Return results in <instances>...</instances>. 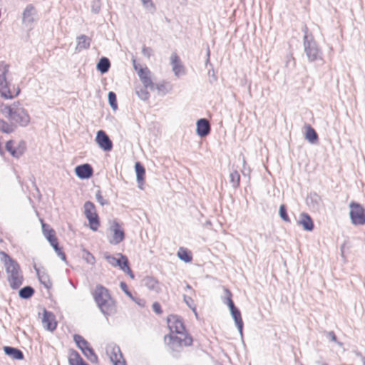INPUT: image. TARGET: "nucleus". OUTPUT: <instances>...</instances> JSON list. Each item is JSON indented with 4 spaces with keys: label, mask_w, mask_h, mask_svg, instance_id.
<instances>
[{
    "label": "nucleus",
    "mask_w": 365,
    "mask_h": 365,
    "mask_svg": "<svg viewBox=\"0 0 365 365\" xmlns=\"http://www.w3.org/2000/svg\"><path fill=\"white\" fill-rule=\"evenodd\" d=\"M81 257L89 264H94L96 263V259L94 256L85 248L82 249Z\"/></svg>",
    "instance_id": "nucleus-39"
},
{
    "label": "nucleus",
    "mask_w": 365,
    "mask_h": 365,
    "mask_svg": "<svg viewBox=\"0 0 365 365\" xmlns=\"http://www.w3.org/2000/svg\"><path fill=\"white\" fill-rule=\"evenodd\" d=\"M50 245L52 246L53 250H55L57 255L63 260H66V256L64 252L63 251L62 247L59 246L58 239L54 240L53 242H50Z\"/></svg>",
    "instance_id": "nucleus-37"
},
{
    "label": "nucleus",
    "mask_w": 365,
    "mask_h": 365,
    "mask_svg": "<svg viewBox=\"0 0 365 365\" xmlns=\"http://www.w3.org/2000/svg\"><path fill=\"white\" fill-rule=\"evenodd\" d=\"M108 103L113 110L118 109V103L116 94L113 91H110L108 94Z\"/></svg>",
    "instance_id": "nucleus-45"
},
{
    "label": "nucleus",
    "mask_w": 365,
    "mask_h": 365,
    "mask_svg": "<svg viewBox=\"0 0 365 365\" xmlns=\"http://www.w3.org/2000/svg\"><path fill=\"white\" fill-rule=\"evenodd\" d=\"M170 61L174 74L177 77H179L180 75L185 74V68L182 64L181 61L177 53H172Z\"/></svg>",
    "instance_id": "nucleus-15"
},
{
    "label": "nucleus",
    "mask_w": 365,
    "mask_h": 365,
    "mask_svg": "<svg viewBox=\"0 0 365 365\" xmlns=\"http://www.w3.org/2000/svg\"><path fill=\"white\" fill-rule=\"evenodd\" d=\"M41 224L43 234L49 243L58 239L56 236L55 230L51 228L49 225L43 222V221L41 222Z\"/></svg>",
    "instance_id": "nucleus-24"
},
{
    "label": "nucleus",
    "mask_w": 365,
    "mask_h": 365,
    "mask_svg": "<svg viewBox=\"0 0 365 365\" xmlns=\"http://www.w3.org/2000/svg\"><path fill=\"white\" fill-rule=\"evenodd\" d=\"M230 182L233 188L237 189L240 185V175L237 170H234L230 174Z\"/></svg>",
    "instance_id": "nucleus-35"
},
{
    "label": "nucleus",
    "mask_w": 365,
    "mask_h": 365,
    "mask_svg": "<svg viewBox=\"0 0 365 365\" xmlns=\"http://www.w3.org/2000/svg\"><path fill=\"white\" fill-rule=\"evenodd\" d=\"M350 219L354 225H365V209L359 203L352 201L350 205Z\"/></svg>",
    "instance_id": "nucleus-6"
},
{
    "label": "nucleus",
    "mask_w": 365,
    "mask_h": 365,
    "mask_svg": "<svg viewBox=\"0 0 365 365\" xmlns=\"http://www.w3.org/2000/svg\"><path fill=\"white\" fill-rule=\"evenodd\" d=\"M96 200L98 201V202L102 205V206H104V205H108V201L107 200H105L103 198V197L102 196V194H101V191L100 190H98L96 192Z\"/></svg>",
    "instance_id": "nucleus-51"
},
{
    "label": "nucleus",
    "mask_w": 365,
    "mask_h": 365,
    "mask_svg": "<svg viewBox=\"0 0 365 365\" xmlns=\"http://www.w3.org/2000/svg\"><path fill=\"white\" fill-rule=\"evenodd\" d=\"M302 32H304V36L303 37H305L306 36H314L312 33L309 32L308 27L306 25H304L303 26V28L302 29Z\"/></svg>",
    "instance_id": "nucleus-58"
},
{
    "label": "nucleus",
    "mask_w": 365,
    "mask_h": 365,
    "mask_svg": "<svg viewBox=\"0 0 365 365\" xmlns=\"http://www.w3.org/2000/svg\"><path fill=\"white\" fill-rule=\"evenodd\" d=\"M178 256L180 259L184 261L185 262H190L192 259L191 252L183 247H180L179 249Z\"/></svg>",
    "instance_id": "nucleus-33"
},
{
    "label": "nucleus",
    "mask_w": 365,
    "mask_h": 365,
    "mask_svg": "<svg viewBox=\"0 0 365 365\" xmlns=\"http://www.w3.org/2000/svg\"><path fill=\"white\" fill-rule=\"evenodd\" d=\"M230 312L232 318L234 319L236 326L239 330V332L242 336L243 331V321L241 316V312L238 308L236 307L232 309H230Z\"/></svg>",
    "instance_id": "nucleus-23"
},
{
    "label": "nucleus",
    "mask_w": 365,
    "mask_h": 365,
    "mask_svg": "<svg viewBox=\"0 0 365 365\" xmlns=\"http://www.w3.org/2000/svg\"><path fill=\"white\" fill-rule=\"evenodd\" d=\"M0 130L4 133H11L14 132V128L12 125L7 123L4 119L0 118Z\"/></svg>",
    "instance_id": "nucleus-40"
},
{
    "label": "nucleus",
    "mask_w": 365,
    "mask_h": 365,
    "mask_svg": "<svg viewBox=\"0 0 365 365\" xmlns=\"http://www.w3.org/2000/svg\"><path fill=\"white\" fill-rule=\"evenodd\" d=\"M91 39L87 36L82 34L78 37L76 49H88L91 46Z\"/></svg>",
    "instance_id": "nucleus-29"
},
{
    "label": "nucleus",
    "mask_w": 365,
    "mask_h": 365,
    "mask_svg": "<svg viewBox=\"0 0 365 365\" xmlns=\"http://www.w3.org/2000/svg\"><path fill=\"white\" fill-rule=\"evenodd\" d=\"M138 74L144 87L152 90L154 88L155 85L151 80L150 71L148 67L140 68Z\"/></svg>",
    "instance_id": "nucleus-13"
},
{
    "label": "nucleus",
    "mask_w": 365,
    "mask_h": 365,
    "mask_svg": "<svg viewBox=\"0 0 365 365\" xmlns=\"http://www.w3.org/2000/svg\"><path fill=\"white\" fill-rule=\"evenodd\" d=\"M135 302L141 307H144L145 301L143 299H139L138 301L135 300Z\"/></svg>",
    "instance_id": "nucleus-64"
},
{
    "label": "nucleus",
    "mask_w": 365,
    "mask_h": 365,
    "mask_svg": "<svg viewBox=\"0 0 365 365\" xmlns=\"http://www.w3.org/2000/svg\"><path fill=\"white\" fill-rule=\"evenodd\" d=\"M306 202L314 211H319L323 205L322 197L316 192H312L307 195Z\"/></svg>",
    "instance_id": "nucleus-10"
},
{
    "label": "nucleus",
    "mask_w": 365,
    "mask_h": 365,
    "mask_svg": "<svg viewBox=\"0 0 365 365\" xmlns=\"http://www.w3.org/2000/svg\"><path fill=\"white\" fill-rule=\"evenodd\" d=\"M83 354L91 363H97L98 361V356L96 354L93 349L89 346L88 349L83 350Z\"/></svg>",
    "instance_id": "nucleus-36"
},
{
    "label": "nucleus",
    "mask_w": 365,
    "mask_h": 365,
    "mask_svg": "<svg viewBox=\"0 0 365 365\" xmlns=\"http://www.w3.org/2000/svg\"><path fill=\"white\" fill-rule=\"evenodd\" d=\"M153 310L158 314H160L163 312L160 303L155 302L152 305Z\"/></svg>",
    "instance_id": "nucleus-56"
},
{
    "label": "nucleus",
    "mask_w": 365,
    "mask_h": 365,
    "mask_svg": "<svg viewBox=\"0 0 365 365\" xmlns=\"http://www.w3.org/2000/svg\"><path fill=\"white\" fill-rule=\"evenodd\" d=\"M165 341L173 351L180 352L182 347L190 346L193 339L190 334L175 336L172 334L165 336Z\"/></svg>",
    "instance_id": "nucleus-5"
},
{
    "label": "nucleus",
    "mask_w": 365,
    "mask_h": 365,
    "mask_svg": "<svg viewBox=\"0 0 365 365\" xmlns=\"http://www.w3.org/2000/svg\"><path fill=\"white\" fill-rule=\"evenodd\" d=\"M3 349L5 354L10 356L13 359L23 360L24 359L23 351L18 348L5 346Z\"/></svg>",
    "instance_id": "nucleus-18"
},
{
    "label": "nucleus",
    "mask_w": 365,
    "mask_h": 365,
    "mask_svg": "<svg viewBox=\"0 0 365 365\" xmlns=\"http://www.w3.org/2000/svg\"><path fill=\"white\" fill-rule=\"evenodd\" d=\"M142 53L145 57L149 58L153 55V50L150 47L144 46L142 48Z\"/></svg>",
    "instance_id": "nucleus-54"
},
{
    "label": "nucleus",
    "mask_w": 365,
    "mask_h": 365,
    "mask_svg": "<svg viewBox=\"0 0 365 365\" xmlns=\"http://www.w3.org/2000/svg\"><path fill=\"white\" fill-rule=\"evenodd\" d=\"M132 61L134 69L138 71L139 68H141L140 64L137 63L135 58H133Z\"/></svg>",
    "instance_id": "nucleus-60"
},
{
    "label": "nucleus",
    "mask_w": 365,
    "mask_h": 365,
    "mask_svg": "<svg viewBox=\"0 0 365 365\" xmlns=\"http://www.w3.org/2000/svg\"><path fill=\"white\" fill-rule=\"evenodd\" d=\"M196 125V133L200 137L205 138L210 134L211 126L207 119L200 118L197 120Z\"/></svg>",
    "instance_id": "nucleus-12"
},
{
    "label": "nucleus",
    "mask_w": 365,
    "mask_h": 365,
    "mask_svg": "<svg viewBox=\"0 0 365 365\" xmlns=\"http://www.w3.org/2000/svg\"><path fill=\"white\" fill-rule=\"evenodd\" d=\"M125 239V232L120 229V226L118 222H115L113 228V239L110 242L113 245H118Z\"/></svg>",
    "instance_id": "nucleus-19"
},
{
    "label": "nucleus",
    "mask_w": 365,
    "mask_h": 365,
    "mask_svg": "<svg viewBox=\"0 0 365 365\" xmlns=\"http://www.w3.org/2000/svg\"><path fill=\"white\" fill-rule=\"evenodd\" d=\"M132 61L134 69L138 71L139 68H141L140 64L137 63L135 58H133Z\"/></svg>",
    "instance_id": "nucleus-62"
},
{
    "label": "nucleus",
    "mask_w": 365,
    "mask_h": 365,
    "mask_svg": "<svg viewBox=\"0 0 365 365\" xmlns=\"http://www.w3.org/2000/svg\"><path fill=\"white\" fill-rule=\"evenodd\" d=\"M88 220L90 228L93 231H96L100 226V220L98 214L86 217Z\"/></svg>",
    "instance_id": "nucleus-32"
},
{
    "label": "nucleus",
    "mask_w": 365,
    "mask_h": 365,
    "mask_svg": "<svg viewBox=\"0 0 365 365\" xmlns=\"http://www.w3.org/2000/svg\"><path fill=\"white\" fill-rule=\"evenodd\" d=\"M9 65L4 61L0 62V94L5 99H13L20 93L19 88H15L6 78L9 73Z\"/></svg>",
    "instance_id": "nucleus-3"
},
{
    "label": "nucleus",
    "mask_w": 365,
    "mask_h": 365,
    "mask_svg": "<svg viewBox=\"0 0 365 365\" xmlns=\"http://www.w3.org/2000/svg\"><path fill=\"white\" fill-rule=\"evenodd\" d=\"M144 285L150 290L158 292L160 291L159 282L153 277L147 276L143 280Z\"/></svg>",
    "instance_id": "nucleus-25"
},
{
    "label": "nucleus",
    "mask_w": 365,
    "mask_h": 365,
    "mask_svg": "<svg viewBox=\"0 0 365 365\" xmlns=\"http://www.w3.org/2000/svg\"><path fill=\"white\" fill-rule=\"evenodd\" d=\"M120 289H122V291L128 296L130 298H131L132 299L135 300L133 295H132V293L128 289V287L126 284L125 282H121L120 283Z\"/></svg>",
    "instance_id": "nucleus-52"
},
{
    "label": "nucleus",
    "mask_w": 365,
    "mask_h": 365,
    "mask_svg": "<svg viewBox=\"0 0 365 365\" xmlns=\"http://www.w3.org/2000/svg\"><path fill=\"white\" fill-rule=\"evenodd\" d=\"M36 274L40 282L48 289L52 287V282L48 274L44 270H40L36 266H34Z\"/></svg>",
    "instance_id": "nucleus-20"
},
{
    "label": "nucleus",
    "mask_w": 365,
    "mask_h": 365,
    "mask_svg": "<svg viewBox=\"0 0 365 365\" xmlns=\"http://www.w3.org/2000/svg\"><path fill=\"white\" fill-rule=\"evenodd\" d=\"M110 65V61L107 57H101L96 65V68L101 73L104 74L109 71Z\"/></svg>",
    "instance_id": "nucleus-28"
},
{
    "label": "nucleus",
    "mask_w": 365,
    "mask_h": 365,
    "mask_svg": "<svg viewBox=\"0 0 365 365\" xmlns=\"http://www.w3.org/2000/svg\"><path fill=\"white\" fill-rule=\"evenodd\" d=\"M291 62H292V63H293V65H294V64H295L294 58L292 57V56H290L288 58V59H287V63H286V66H289V64Z\"/></svg>",
    "instance_id": "nucleus-63"
},
{
    "label": "nucleus",
    "mask_w": 365,
    "mask_h": 365,
    "mask_svg": "<svg viewBox=\"0 0 365 365\" xmlns=\"http://www.w3.org/2000/svg\"><path fill=\"white\" fill-rule=\"evenodd\" d=\"M299 224L302 225L304 230L306 231H312L314 228V222L312 217L306 212H302L301 214V220L299 221Z\"/></svg>",
    "instance_id": "nucleus-22"
},
{
    "label": "nucleus",
    "mask_w": 365,
    "mask_h": 365,
    "mask_svg": "<svg viewBox=\"0 0 365 365\" xmlns=\"http://www.w3.org/2000/svg\"><path fill=\"white\" fill-rule=\"evenodd\" d=\"M75 173L81 180L88 179L93 175V169L88 163L77 165L75 168Z\"/></svg>",
    "instance_id": "nucleus-11"
},
{
    "label": "nucleus",
    "mask_w": 365,
    "mask_h": 365,
    "mask_svg": "<svg viewBox=\"0 0 365 365\" xmlns=\"http://www.w3.org/2000/svg\"><path fill=\"white\" fill-rule=\"evenodd\" d=\"M37 14L36 9L32 4H29L23 12V22L27 24L35 21V16Z\"/></svg>",
    "instance_id": "nucleus-16"
},
{
    "label": "nucleus",
    "mask_w": 365,
    "mask_h": 365,
    "mask_svg": "<svg viewBox=\"0 0 365 365\" xmlns=\"http://www.w3.org/2000/svg\"><path fill=\"white\" fill-rule=\"evenodd\" d=\"M303 46L304 53L311 63L323 59V52L315 41L314 36H306L303 37Z\"/></svg>",
    "instance_id": "nucleus-4"
},
{
    "label": "nucleus",
    "mask_w": 365,
    "mask_h": 365,
    "mask_svg": "<svg viewBox=\"0 0 365 365\" xmlns=\"http://www.w3.org/2000/svg\"><path fill=\"white\" fill-rule=\"evenodd\" d=\"M168 326L172 334L174 333L180 335L188 334L185 331L182 319L178 316H170L168 318Z\"/></svg>",
    "instance_id": "nucleus-7"
},
{
    "label": "nucleus",
    "mask_w": 365,
    "mask_h": 365,
    "mask_svg": "<svg viewBox=\"0 0 365 365\" xmlns=\"http://www.w3.org/2000/svg\"><path fill=\"white\" fill-rule=\"evenodd\" d=\"M73 340L76 342L78 348L80 349L81 351L91 346L88 341L79 334H75L73 336Z\"/></svg>",
    "instance_id": "nucleus-31"
},
{
    "label": "nucleus",
    "mask_w": 365,
    "mask_h": 365,
    "mask_svg": "<svg viewBox=\"0 0 365 365\" xmlns=\"http://www.w3.org/2000/svg\"><path fill=\"white\" fill-rule=\"evenodd\" d=\"M124 272L127 273L130 278L133 279L134 278V274H133V271L131 270V269L130 268V267H128L125 271Z\"/></svg>",
    "instance_id": "nucleus-59"
},
{
    "label": "nucleus",
    "mask_w": 365,
    "mask_h": 365,
    "mask_svg": "<svg viewBox=\"0 0 365 365\" xmlns=\"http://www.w3.org/2000/svg\"><path fill=\"white\" fill-rule=\"evenodd\" d=\"M68 362L70 365H89L83 359L79 353L73 349L70 350Z\"/></svg>",
    "instance_id": "nucleus-21"
},
{
    "label": "nucleus",
    "mask_w": 365,
    "mask_h": 365,
    "mask_svg": "<svg viewBox=\"0 0 365 365\" xmlns=\"http://www.w3.org/2000/svg\"><path fill=\"white\" fill-rule=\"evenodd\" d=\"M101 8V0H92L91 2V12L97 14L100 12Z\"/></svg>",
    "instance_id": "nucleus-49"
},
{
    "label": "nucleus",
    "mask_w": 365,
    "mask_h": 365,
    "mask_svg": "<svg viewBox=\"0 0 365 365\" xmlns=\"http://www.w3.org/2000/svg\"><path fill=\"white\" fill-rule=\"evenodd\" d=\"M96 141L98 146L104 151L108 152L113 149V144L112 140L103 130H100L97 132Z\"/></svg>",
    "instance_id": "nucleus-9"
},
{
    "label": "nucleus",
    "mask_w": 365,
    "mask_h": 365,
    "mask_svg": "<svg viewBox=\"0 0 365 365\" xmlns=\"http://www.w3.org/2000/svg\"><path fill=\"white\" fill-rule=\"evenodd\" d=\"M26 150V143L24 140H21L14 149V158H19Z\"/></svg>",
    "instance_id": "nucleus-34"
},
{
    "label": "nucleus",
    "mask_w": 365,
    "mask_h": 365,
    "mask_svg": "<svg viewBox=\"0 0 365 365\" xmlns=\"http://www.w3.org/2000/svg\"><path fill=\"white\" fill-rule=\"evenodd\" d=\"M156 89L160 92H163L164 94L168 93L165 83L157 84Z\"/></svg>",
    "instance_id": "nucleus-57"
},
{
    "label": "nucleus",
    "mask_w": 365,
    "mask_h": 365,
    "mask_svg": "<svg viewBox=\"0 0 365 365\" xmlns=\"http://www.w3.org/2000/svg\"><path fill=\"white\" fill-rule=\"evenodd\" d=\"M120 256V258L118 259V264H117V267H119L121 270L123 272L129 267V261L126 256L118 254Z\"/></svg>",
    "instance_id": "nucleus-44"
},
{
    "label": "nucleus",
    "mask_w": 365,
    "mask_h": 365,
    "mask_svg": "<svg viewBox=\"0 0 365 365\" xmlns=\"http://www.w3.org/2000/svg\"><path fill=\"white\" fill-rule=\"evenodd\" d=\"M15 108H14V107H12V106H8V105H5V104H2L0 107V111L2 114L4 115V116L6 118H7L9 120H10V118H11V115L13 114Z\"/></svg>",
    "instance_id": "nucleus-42"
},
{
    "label": "nucleus",
    "mask_w": 365,
    "mask_h": 365,
    "mask_svg": "<svg viewBox=\"0 0 365 365\" xmlns=\"http://www.w3.org/2000/svg\"><path fill=\"white\" fill-rule=\"evenodd\" d=\"M225 297L223 299L224 304H227L229 309H232L235 307V303L232 299V292L227 288L225 289Z\"/></svg>",
    "instance_id": "nucleus-41"
},
{
    "label": "nucleus",
    "mask_w": 365,
    "mask_h": 365,
    "mask_svg": "<svg viewBox=\"0 0 365 365\" xmlns=\"http://www.w3.org/2000/svg\"><path fill=\"white\" fill-rule=\"evenodd\" d=\"M279 215L280 216V217L284 221V222H290V219H289V217L287 214V207L285 205L282 204L280 205L279 207Z\"/></svg>",
    "instance_id": "nucleus-48"
},
{
    "label": "nucleus",
    "mask_w": 365,
    "mask_h": 365,
    "mask_svg": "<svg viewBox=\"0 0 365 365\" xmlns=\"http://www.w3.org/2000/svg\"><path fill=\"white\" fill-rule=\"evenodd\" d=\"M323 334L330 341L334 342L339 346H342L343 344L338 341L337 337L334 331H324Z\"/></svg>",
    "instance_id": "nucleus-47"
},
{
    "label": "nucleus",
    "mask_w": 365,
    "mask_h": 365,
    "mask_svg": "<svg viewBox=\"0 0 365 365\" xmlns=\"http://www.w3.org/2000/svg\"><path fill=\"white\" fill-rule=\"evenodd\" d=\"M42 322L45 324L46 329L48 331H53L57 327L55 315L46 309L43 310Z\"/></svg>",
    "instance_id": "nucleus-14"
},
{
    "label": "nucleus",
    "mask_w": 365,
    "mask_h": 365,
    "mask_svg": "<svg viewBox=\"0 0 365 365\" xmlns=\"http://www.w3.org/2000/svg\"><path fill=\"white\" fill-rule=\"evenodd\" d=\"M6 149L8 152L10 153V154L14 157V149L15 147L14 146V141L13 140H9L6 143Z\"/></svg>",
    "instance_id": "nucleus-53"
},
{
    "label": "nucleus",
    "mask_w": 365,
    "mask_h": 365,
    "mask_svg": "<svg viewBox=\"0 0 365 365\" xmlns=\"http://www.w3.org/2000/svg\"><path fill=\"white\" fill-rule=\"evenodd\" d=\"M305 128V138L312 144L317 143L319 140V136L316 130L309 124H307Z\"/></svg>",
    "instance_id": "nucleus-26"
},
{
    "label": "nucleus",
    "mask_w": 365,
    "mask_h": 365,
    "mask_svg": "<svg viewBox=\"0 0 365 365\" xmlns=\"http://www.w3.org/2000/svg\"><path fill=\"white\" fill-rule=\"evenodd\" d=\"M104 257L107 262L113 267H117V264H118V259L113 255L106 253Z\"/></svg>",
    "instance_id": "nucleus-50"
},
{
    "label": "nucleus",
    "mask_w": 365,
    "mask_h": 365,
    "mask_svg": "<svg viewBox=\"0 0 365 365\" xmlns=\"http://www.w3.org/2000/svg\"><path fill=\"white\" fill-rule=\"evenodd\" d=\"M10 120L20 126L26 127L30 123V116L25 108L16 107L10 118Z\"/></svg>",
    "instance_id": "nucleus-8"
},
{
    "label": "nucleus",
    "mask_w": 365,
    "mask_h": 365,
    "mask_svg": "<svg viewBox=\"0 0 365 365\" xmlns=\"http://www.w3.org/2000/svg\"><path fill=\"white\" fill-rule=\"evenodd\" d=\"M142 1V3H143V5L147 8V9H150L151 8L152 10L154 11L155 10V5L153 3L152 0H141Z\"/></svg>",
    "instance_id": "nucleus-55"
},
{
    "label": "nucleus",
    "mask_w": 365,
    "mask_h": 365,
    "mask_svg": "<svg viewBox=\"0 0 365 365\" xmlns=\"http://www.w3.org/2000/svg\"><path fill=\"white\" fill-rule=\"evenodd\" d=\"M35 293L34 289L31 286H26L19 291V296L21 299H30Z\"/></svg>",
    "instance_id": "nucleus-30"
},
{
    "label": "nucleus",
    "mask_w": 365,
    "mask_h": 365,
    "mask_svg": "<svg viewBox=\"0 0 365 365\" xmlns=\"http://www.w3.org/2000/svg\"><path fill=\"white\" fill-rule=\"evenodd\" d=\"M93 297L102 314L108 317L116 313V302L108 289L101 284L96 285Z\"/></svg>",
    "instance_id": "nucleus-1"
},
{
    "label": "nucleus",
    "mask_w": 365,
    "mask_h": 365,
    "mask_svg": "<svg viewBox=\"0 0 365 365\" xmlns=\"http://www.w3.org/2000/svg\"><path fill=\"white\" fill-rule=\"evenodd\" d=\"M148 88L144 86L136 88L135 93L137 96L143 101H147L150 98V93L147 91Z\"/></svg>",
    "instance_id": "nucleus-43"
},
{
    "label": "nucleus",
    "mask_w": 365,
    "mask_h": 365,
    "mask_svg": "<svg viewBox=\"0 0 365 365\" xmlns=\"http://www.w3.org/2000/svg\"><path fill=\"white\" fill-rule=\"evenodd\" d=\"M132 61L134 69L138 71L139 68H141L140 64L137 63L135 58H133Z\"/></svg>",
    "instance_id": "nucleus-61"
},
{
    "label": "nucleus",
    "mask_w": 365,
    "mask_h": 365,
    "mask_svg": "<svg viewBox=\"0 0 365 365\" xmlns=\"http://www.w3.org/2000/svg\"><path fill=\"white\" fill-rule=\"evenodd\" d=\"M83 207H84V214H85L86 217L93 215L94 214H97L96 206L93 204V202H92L91 201H86L84 203Z\"/></svg>",
    "instance_id": "nucleus-38"
},
{
    "label": "nucleus",
    "mask_w": 365,
    "mask_h": 365,
    "mask_svg": "<svg viewBox=\"0 0 365 365\" xmlns=\"http://www.w3.org/2000/svg\"><path fill=\"white\" fill-rule=\"evenodd\" d=\"M183 301L187 305V307L193 311L195 316L197 317L196 305H195L192 298L190 296H187V295L184 294L183 295Z\"/></svg>",
    "instance_id": "nucleus-46"
},
{
    "label": "nucleus",
    "mask_w": 365,
    "mask_h": 365,
    "mask_svg": "<svg viewBox=\"0 0 365 365\" xmlns=\"http://www.w3.org/2000/svg\"><path fill=\"white\" fill-rule=\"evenodd\" d=\"M0 255L4 257L1 258V260L5 265L6 272L9 274L8 282L11 288L13 289H19L24 281L19 264L4 251H0Z\"/></svg>",
    "instance_id": "nucleus-2"
},
{
    "label": "nucleus",
    "mask_w": 365,
    "mask_h": 365,
    "mask_svg": "<svg viewBox=\"0 0 365 365\" xmlns=\"http://www.w3.org/2000/svg\"><path fill=\"white\" fill-rule=\"evenodd\" d=\"M110 358L114 365H125V361H121L123 359V354L120 347L117 345L111 347Z\"/></svg>",
    "instance_id": "nucleus-17"
},
{
    "label": "nucleus",
    "mask_w": 365,
    "mask_h": 365,
    "mask_svg": "<svg viewBox=\"0 0 365 365\" xmlns=\"http://www.w3.org/2000/svg\"><path fill=\"white\" fill-rule=\"evenodd\" d=\"M135 170L136 173L137 182L143 184L145 180V169L140 162H136L135 163Z\"/></svg>",
    "instance_id": "nucleus-27"
}]
</instances>
